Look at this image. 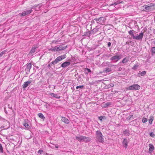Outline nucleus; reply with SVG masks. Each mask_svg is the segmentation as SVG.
Instances as JSON below:
<instances>
[{
    "label": "nucleus",
    "instance_id": "obj_1",
    "mask_svg": "<svg viewBox=\"0 0 155 155\" xmlns=\"http://www.w3.org/2000/svg\"><path fill=\"white\" fill-rule=\"evenodd\" d=\"M143 10L144 11L149 12L152 11L155 9V4L150 3L147 5H145L143 6Z\"/></svg>",
    "mask_w": 155,
    "mask_h": 155
},
{
    "label": "nucleus",
    "instance_id": "obj_2",
    "mask_svg": "<svg viewBox=\"0 0 155 155\" xmlns=\"http://www.w3.org/2000/svg\"><path fill=\"white\" fill-rule=\"evenodd\" d=\"M75 137L77 140L80 142H88L91 140V139L90 137L84 136H80L79 137L76 136Z\"/></svg>",
    "mask_w": 155,
    "mask_h": 155
},
{
    "label": "nucleus",
    "instance_id": "obj_3",
    "mask_svg": "<svg viewBox=\"0 0 155 155\" xmlns=\"http://www.w3.org/2000/svg\"><path fill=\"white\" fill-rule=\"evenodd\" d=\"M66 57V55L65 54L59 56L57 57L54 61L51 62L49 64L51 65H53L54 66L55 64H57L59 62L65 58Z\"/></svg>",
    "mask_w": 155,
    "mask_h": 155
},
{
    "label": "nucleus",
    "instance_id": "obj_4",
    "mask_svg": "<svg viewBox=\"0 0 155 155\" xmlns=\"http://www.w3.org/2000/svg\"><path fill=\"white\" fill-rule=\"evenodd\" d=\"M96 138L97 140L100 143H102L104 142L103 136L99 130H97L96 132Z\"/></svg>",
    "mask_w": 155,
    "mask_h": 155
},
{
    "label": "nucleus",
    "instance_id": "obj_5",
    "mask_svg": "<svg viewBox=\"0 0 155 155\" xmlns=\"http://www.w3.org/2000/svg\"><path fill=\"white\" fill-rule=\"evenodd\" d=\"M140 87L138 84H134L128 87V89L129 90H138L140 89Z\"/></svg>",
    "mask_w": 155,
    "mask_h": 155
},
{
    "label": "nucleus",
    "instance_id": "obj_6",
    "mask_svg": "<svg viewBox=\"0 0 155 155\" xmlns=\"http://www.w3.org/2000/svg\"><path fill=\"white\" fill-rule=\"evenodd\" d=\"M121 58L119 56L116 55L112 56L110 59L114 63L117 62Z\"/></svg>",
    "mask_w": 155,
    "mask_h": 155
},
{
    "label": "nucleus",
    "instance_id": "obj_7",
    "mask_svg": "<svg viewBox=\"0 0 155 155\" xmlns=\"http://www.w3.org/2000/svg\"><path fill=\"white\" fill-rule=\"evenodd\" d=\"M33 8V7H32L31 9L30 10H28L24 11L21 14V16H24L30 14L32 12V9Z\"/></svg>",
    "mask_w": 155,
    "mask_h": 155
},
{
    "label": "nucleus",
    "instance_id": "obj_8",
    "mask_svg": "<svg viewBox=\"0 0 155 155\" xmlns=\"http://www.w3.org/2000/svg\"><path fill=\"white\" fill-rule=\"evenodd\" d=\"M143 36V32H141L140 33L139 35L137 36H135L134 39H135L137 40H142Z\"/></svg>",
    "mask_w": 155,
    "mask_h": 155
},
{
    "label": "nucleus",
    "instance_id": "obj_9",
    "mask_svg": "<svg viewBox=\"0 0 155 155\" xmlns=\"http://www.w3.org/2000/svg\"><path fill=\"white\" fill-rule=\"evenodd\" d=\"M32 82V81L29 80L26 82H25L22 85V87L25 89L27 87L30 85V84Z\"/></svg>",
    "mask_w": 155,
    "mask_h": 155
},
{
    "label": "nucleus",
    "instance_id": "obj_10",
    "mask_svg": "<svg viewBox=\"0 0 155 155\" xmlns=\"http://www.w3.org/2000/svg\"><path fill=\"white\" fill-rule=\"evenodd\" d=\"M31 67V64L29 63L27 64L26 68L25 69L26 73L28 74L30 72V71Z\"/></svg>",
    "mask_w": 155,
    "mask_h": 155
},
{
    "label": "nucleus",
    "instance_id": "obj_11",
    "mask_svg": "<svg viewBox=\"0 0 155 155\" xmlns=\"http://www.w3.org/2000/svg\"><path fill=\"white\" fill-rule=\"evenodd\" d=\"M94 20L96 21L97 22H99L101 23H103L104 21L105 20V18L103 17H101L98 18H94Z\"/></svg>",
    "mask_w": 155,
    "mask_h": 155
},
{
    "label": "nucleus",
    "instance_id": "obj_12",
    "mask_svg": "<svg viewBox=\"0 0 155 155\" xmlns=\"http://www.w3.org/2000/svg\"><path fill=\"white\" fill-rule=\"evenodd\" d=\"M71 64V63L70 62L65 61L61 65V67L63 68H65V67H68Z\"/></svg>",
    "mask_w": 155,
    "mask_h": 155
},
{
    "label": "nucleus",
    "instance_id": "obj_13",
    "mask_svg": "<svg viewBox=\"0 0 155 155\" xmlns=\"http://www.w3.org/2000/svg\"><path fill=\"white\" fill-rule=\"evenodd\" d=\"M61 120L64 123L66 124H68L70 123L69 120L67 118L65 117H61Z\"/></svg>",
    "mask_w": 155,
    "mask_h": 155
},
{
    "label": "nucleus",
    "instance_id": "obj_14",
    "mask_svg": "<svg viewBox=\"0 0 155 155\" xmlns=\"http://www.w3.org/2000/svg\"><path fill=\"white\" fill-rule=\"evenodd\" d=\"M149 153H151L152 151L154 149V147L152 144H150L149 145Z\"/></svg>",
    "mask_w": 155,
    "mask_h": 155
},
{
    "label": "nucleus",
    "instance_id": "obj_15",
    "mask_svg": "<svg viewBox=\"0 0 155 155\" xmlns=\"http://www.w3.org/2000/svg\"><path fill=\"white\" fill-rule=\"evenodd\" d=\"M128 140L126 138H124L123 141V145L124 147L125 148H127V147L128 146Z\"/></svg>",
    "mask_w": 155,
    "mask_h": 155
},
{
    "label": "nucleus",
    "instance_id": "obj_16",
    "mask_svg": "<svg viewBox=\"0 0 155 155\" xmlns=\"http://www.w3.org/2000/svg\"><path fill=\"white\" fill-rule=\"evenodd\" d=\"M67 45H65L64 44L60 45L58 46L59 51H61L62 50L65 49L67 47Z\"/></svg>",
    "mask_w": 155,
    "mask_h": 155
},
{
    "label": "nucleus",
    "instance_id": "obj_17",
    "mask_svg": "<svg viewBox=\"0 0 155 155\" xmlns=\"http://www.w3.org/2000/svg\"><path fill=\"white\" fill-rule=\"evenodd\" d=\"M50 95L52 97L56 98L58 99H59L60 98V96H59L58 95L54 93H51L50 94Z\"/></svg>",
    "mask_w": 155,
    "mask_h": 155
},
{
    "label": "nucleus",
    "instance_id": "obj_18",
    "mask_svg": "<svg viewBox=\"0 0 155 155\" xmlns=\"http://www.w3.org/2000/svg\"><path fill=\"white\" fill-rule=\"evenodd\" d=\"M38 115L40 118L42 119L43 120H44L45 119V117L42 113H38Z\"/></svg>",
    "mask_w": 155,
    "mask_h": 155
},
{
    "label": "nucleus",
    "instance_id": "obj_19",
    "mask_svg": "<svg viewBox=\"0 0 155 155\" xmlns=\"http://www.w3.org/2000/svg\"><path fill=\"white\" fill-rule=\"evenodd\" d=\"M133 31H134V30H130L128 31V33L131 37H132L134 39L135 36H134Z\"/></svg>",
    "mask_w": 155,
    "mask_h": 155
},
{
    "label": "nucleus",
    "instance_id": "obj_20",
    "mask_svg": "<svg viewBox=\"0 0 155 155\" xmlns=\"http://www.w3.org/2000/svg\"><path fill=\"white\" fill-rule=\"evenodd\" d=\"M124 134L126 136H128L129 135V132L128 130H126L123 132Z\"/></svg>",
    "mask_w": 155,
    "mask_h": 155
},
{
    "label": "nucleus",
    "instance_id": "obj_21",
    "mask_svg": "<svg viewBox=\"0 0 155 155\" xmlns=\"http://www.w3.org/2000/svg\"><path fill=\"white\" fill-rule=\"evenodd\" d=\"M36 48L32 47L31 49L29 54L30 55L31 54L33 53L35 51Z\"/></svg>",
    "mask_w": 155,
    "mask_h": 155
},
{
    "label": "nucleus",
    "instance_id": "obj_22",
    "mask_svg": "<svg viewBox=\"0 0 155 155\" xmlns=\"http://www.w3.org/2000/svg\"><path fill=\"white\" fill-rule=\"evenodd\" d=\"M150 51L151 52L152 54H155V47H153L151 48Z\"/></svg>",
    "mask_w": 155,
    "mask_h": 155
},
{
    "label": "nucleus",
    "instance_id": "obj_23",
    "mask_svg": "<svg viewBox=\"0 0 155 155\" xmlns=\"http://www.w3.org/2000/svg\"><path fill=\"white\" fill-rule=\"evenodd\" d=\"M129 61L128 58H125L122 61V62L123 63H125Z\"/></svg>",
    "mask_w": 155,
    "mask_h": 155
},
{
    "label": "nucleus",
    "instance_id": "obj_24",
    "mask_svg": "<svg viewBox=\"0 0 155 155\" xmlns=\"http://www.w3.org/2000/svg\"><path fill=\"white\" fill-rule=\"evenodd\" d=\"M24 126L28 129H29L31 127L30 126H29V124L27 123H25L23 124Z\"/></svg>",
    "mask_w": 155,
    "mask_h": 155
},
{
    "label": "nucleus",
    "instance_id": "obj_25",
    "mask_svg": "<svg viewBox=\"0 0 155 155\" xmlns=\"http://www.w3.org/2000/svg\"><path fill=\"white\" fill-rule=\"evenodd\" d=\"M98 118L99 119V120L101 121H102L103 119H106L105 116H101L100 117H98Z\"/></svg>",
    "mask_w": 155,
    "mask_h": 155
},
{
    "label": "nucleus",
    "instance_id": "obj_26",
    "mask_svg": "<svg viewBox=\"0 0 155 155\" xmlns=\"http://www.w3.org/2000/svg\"><path fill=\"white\" fill-rule=\"evenodd\" d=\"M91 72V71L90 69L86 68L85 69V73L87 74H88V73Z\"/></svg>",
    "mask_w": 155,
    "mask_h": 155
},
{
    "label": "nucleus",
    "instance_id": "obj_27",
    "mask_svg": "<svg viewBox=\"0 0 155 155\" xmlns=\"http://www.w3.org/2000/svg\"><path fill=\"white\" fill-rule=\"evenodd\" d=\"M52 51H59L58 47H57V46L54 47L52 49Z\"/></svg>",
    "mask_w": 155,
    "mask_h": 155
},
{
    "label": "nucleus",
    "instance_id": "obj_28",
    "mask_svg": "<svg viewBox=\"0 0 155 155\" xmlns=\"http://www.w3.org/2000/svg\"><path fill=\"white\" fill-rule=\"evenodd\" d=\"M146 74V72L145 71H143L139 74H140L141 76H143Z\"/></svg>",
    "mask_w": 155,
    "mask_h": 155
},
{
    "label": "nucleus",
    "instance_id": "obj_29",
    "mask_svg": "<svg viewBox=\"0 0 155 155\" xmlns=\"http://www.w3.org/2000/svg\"><path fill=\"white\" fill-rule=\"evenodd\" d=\"M147 118H145L144 117H143L142 118V122L143 123H145L147 122Z\"/></svg>",
    "mask_w": 155,
    "mask_h": 155
},
{
    "label": "nucleus",
    "instance_id": "obj_30",
    "mask_svg": "<svg viewBox=\"0 0 155 155\" xmlns=\"http://www.w3.org/2000/svg\"><path fill=\"white\" fill-rule=\"evenodd\" d=\"M0 152L2 153L3 152V149L2 146L1 144L0 143Z\"/></svg>",
    "mask_w": 155,
    "mask_h": 155
},
{
    "label": "nucleus",
    "instance_id": "obj_31",
    "mask_svg": "<svg viewBox=\"0 0 155 155\" xmlns=\"http://www.w3.org/2000/svg\"><path fill=\"white\" fill-rule=\"evenodd\" d=\"M138 66L139 65H138L136 64L133 67L132 69L134 70H136L137 69Z\"/></svg>",
    "mask_w": 155,
    "mask_h": 155
},
{
    "label": "nucleus",
    "instance_id": "obj_32",
    "mask_svg": "<svg viewBox=\"0 0 155 155\" xmlns=\"http://www.w3.org/2000/svg\"><path fill=\"white\" fill-rule=\"evenodd\" d=\"M84 86L83 85H81L77 86L76 87V88L78 89V88L82 89L83 88Z\"/></svg>",
    "mask_w": 155,
    "mask_h": 155
},
{
    "label": "nucleus",
    "instance_id": "obj_33",
    "mask_svg": "<svg viewBox=\"0 0 155 155\" xmlns=\"http://www.w3.org/2000/svg\"><path fill=\"white\" fill-rule=\"evenodd\" d=\"M111 104V103L110 102H107L105 104V106L107 107Z\"/></svg>",
    "mask_w": 155,
    "mask_h": 155
},
{
    "label": "nucleus",
    "instance_id": "obj_34",
    "mask_svg": "<svg viewBox=\"0 0 155 155\" xmlns=\"http://www.w3.org/2000/svg\"><path fill=\"white\" fill-rule=\"evenodd\" d=\"M150 137H154L155 136V134L153 133V132H151L150 134Z\"/></svg>",
    "mask_w": 155,
    "mask_h": 155
},
{
    "label": "nucleus",
    "instance_id": "obj_35",
    "mask_svg": "<svg viewBox=\"0 0 155 155\" xmlns=\"http://www.w3.org/2000/svg\"><path fill=\"white\" fill-rule=\"evenodd\" d=\"M111 71V68H107L105 70V71L106 73L109 72Z\"/></svg>",
    "mask_w": 155,
    "mask_h": 155
},
{
    "label": "nucleus",
    "instance_id": "obj_36",
    "mask_svg": "<svg viewBox=\"0 0 155 155\" xmlns=\"http://www.w3.org/2000/svg\"><path fill=\"white\" fill-rule=\"evenodd\" d=\"M91 34V32L90 31H89V32H87V33L86 34V35H87L88 36V37H89Z\"/></svg>",
    "mask_w": 155,
    "mask_h": 155
},
{
    "label": "nucleus",
    "instance_id": "obj_37",
    "mask_svg": "<svg viewBox=\"0 0 155 155\" xmlns=\"http://www.w3.org/2000/svg\"><path fill=\"white\" fill-rule=\"evenodd\" d=\"M117 5V4H116V2H115L114 3L111 4V5H110V6H114L115 5Z\"/></svg>",
    "mask_w": 155,
    "mask_h": 155
},
{
    "label": "nucleus",
    "instance_id": "obj_38",
    "mask_svg": "<svg viewBox=\"0 0 155 155\" xmlns=\"http://www.w3.org/2000/svg\"><path fill=\"white\" fill-rule=\"evenodd\" d=\"M117 65H113V64H109L108 65V67H112L113 66H115V67Z\"/></svg>",
    "mask_w": 155,
    "mask_h": 155
},
{
    "label": "nucleus",
    "instance_id": "obj_39",
    "mask_svg": "<svg viewBox=\"0 0 155 155\" xmlns=\"http://www.w3.org/2000/svg\"><path fill=\"white\" fill-rule=\"evenodd\" d=\"M111 45V43L110 42H108L107 43V47H110Z\"/></svg>",
    "mask_w": 155,
    "mask_h": 155
},
{
    "label": "nucleus",
    "instance_id": "obj_40",
    "mask_svg": "<svg viewBox=\"0 0 155 155\" xmlns=\"http://www.w3.org/2000/svg\"><path fill=\"white\" fill-rule=\"evenodd\" d=\"M133 115H130L128 117L127 119H128V120H130L133 117Z\"/></svg>",
    "mask_w": 155,
    "mask_h": 155
},
{
    "label": "nucleus",
    "instance_id": "obj_41",
    "mask_svg": "<svg viewBox=\"0 0 155 155\" xmlns=\"http://www.w3.org/2000/svg\"><path fill=\"white\" fill-rule=\"evenodd\" d=\"M153 120V119H150L149 120V123L150 124H152V122Z\"/></svg>",
    "mask_w": 155,
    "mask_h": 155
},
{
    "label": "nucleus",
    "instance_id": "obj_42",
    "mask_svg": "<svg viewBox=\"0 0 155 155\" xmlns=\"http://www.w3.org/2000/svg\"><path fill=\"white\" fill-rule=\"evenodd\" d=\"M43 150H39L38 151V153H40L41 154V153L42 152Z\"/></svg>",
    "mask_w": 155,
    "mask_h": 155
},
{
    "label": "nucleus",
    "instance_id": "obj_43",
    "mask_svg": "<svg viewBox=\"0 0 155 155\" xmlns=\"http://www.w3.org/2000/svg\"><path fill=\"white\" fill-rule=\"evenodd\" d=\"M105 87L106 88H110V86H109V84L107 85H106L105 86Z\"/></svg>",
    "mask_w": 155,
    "mask_h": 155
},
{
    "label": "nucleus",
    "instance_id": "obj_44",
    "mask_svg": "<svg viewBox=\"0 0 155 155\" xmlns=\"http://www.w3.org/2000/svg\"><path fill=\"white\" fill-rule=\"evenodd\" d=\"M109 86H110V87H113L114 86V84H113L112 83L110 84H109Z\"/></svg>",
    "mask_w": 155,
    "mask_h": 155
},
{
    "label": "nucleus",
    "instance_id": "obj_45",
    "mask_svg": "<svg viewBox=\"0 0 155 155\" xmlns=\"http://www.w3.org/2000/svg\"><path fill=\"white\" fill-rule=\"evenodd\" d=\"M3 55V53L2 52H1L0 53V57H1L2 55Z\"/></svg>",
    "mask_w": 155,
    "mask_h": 155
},
{
    "label": "nucleus",
    "instance_id": "obj_46",
    "mask_svg": "<svg viewBox=\"0 0 155 155\" xmlns=\"http://www.w3.org/2000/svg\"><path fill=\"white\" fill-rule=\"evenodd\" d=\"M122 69V68H121V67H120L119 68H118V71H120Z\"/></svg>",
    "mask_w": 155,
    "mask_h": 155
},
{
    "label": "nucleus",
    "instance_id": "obj_47",
    "mask_svg": "<svg viewBox=\"0 0 155 155\" xmlns=\"http://www.w3.org/2000/svg\"><path fill=\"white\" fill-rule=\"evenodd\" d=\"M92 31H97V29L96 28H94L93 30Z\"/></svg>",
    "mask_w": 155,
    "mask_h": 155
},
{
    "label": "nucleus",
    "instance_id": "obj_48",
    "mask_svg": "<svg viewBox=\"0 0 155 155\" xmlns=\"http://www.w3.org/2000/svg\"><path fill=\"white\" fill-rule=\"evenodd\" d=\"M60 40H57L55 41V43H57V42H60Z\"/></svg>",
    "mask_w": 155,
    "mask_h": 155
},
{
    "label": "nucleus",
    "instance_id": "obj_49",
    "mask_svg": "<svg viewBox=\"0 0 155 155\" xmlns=\"http://www.w3.org/2000/svg\"><path fill=\"white\" fill-rule=\"evenodd\" d=\"M116 2V4H117V5L120 4V2L119 1H117Z\"/></svg>",
    "mask_w": 155,
    "mask_h": 155
},
{
    "label": "nucleus",
    "instance_id": "obj_50",
    "mask_svg": "<svg viewBox=\"0 0 155 155\" xmlns=\"http://www.w3.org/2000/svg\"><path fill=\"white\" fill-rule=\"evenodd\" d=\"M8 108H10V109H12V107H10V105H9V104L8 105Z\"/></svg>",
    "mask_w": 155,
    "mask_h": 155
},
{
    "label": "nucleus",
    "instance_id": "obj_51",
    "mask_svg": "<svg viewBox=\"0 0 155 155\" xmlns=\"http://www.w3.org/2000/svg\"><path fill=\"white\" fill-rule=\"evenodd\" d=\"M94 19H93V20H92V21H91V23H94Z\"/></svg>",
    "mask_w": 155,
    "mask_h": 155
},
{
    "label": "nucleus",
    "instance_id": "obj_52",
    "mask_svg": "<svg viewBox=\"0 0 155 155\" xmlns=\"http://www.w3.org/2000/svg\"><path fill=\"white\" fill-rule=\"evenodd\" d=\"M55 147L57 149L58 148V145H57L56 146L55 145Z\"/></svg>",
    "mask_w": 155,
    "mask_h": 155
},
{
    "label": "nucleus",
    "instance_id": "obj_53",
    "mask_svg": "<svg viewBox=\"0 0 155 155\" xmlns=\"http://www.w3.org/2000/svg\"><path fill=\"white\" fill-rule=\"evenodd\" d=\"M48 67L49 68H51V65L49 64L48 65Z\"/></svg>",
    "mask_w": 155,
    "mask_h": 155
},
{
    "label": "nucleus",
    "instance_id": "obj_54",
    "mask_svg": "<svg viewBox=\"0 0 155 155\" xmlns=\"http://www.w3.org/2000/svg\"><path fill=\"white\" fill-rule=\"evenodd\" d=\"M71 89L72 90H74V87H71Z\"/></svg>",
    "mask_w": 155,
    "mask_h": 155
},
{
    "label": "nucleus",
    "instance_id": "obj_55",
    "mask_svg": "<svg viewBox=\"0 0 155 155\" xmlns=\"http://www.w3.org/2000/svg\"><path fill=\"white\" fill-rule=\"evenodd\" d=\"M5 108H4V109L5 110V112L6 113H7V111L5 110Z\"/></svg>",
    "mask_w": 155,
    "mask_h": 155
},
{
    "label": "nucleus",
    "instance_id": "obj_56",
    "mask_svg": "<svg viewBox=\"0 0 155 155\" xmlns=\"http://www.w3.org/2000/svg\"><path fill=\"white\" fill-rule=\"evenodd\" d=\"M2 52L3 53V54H5V51H2Z\"/></svg>",
    "mask_w": 155,
    "mask_h": 155
},
{
    "label": "nucleus",
    "instance_id": "obj_57",
    "mask_svg": "<svg viewBox=\"0 0 155 155\" xmlns=\"http://www.w3.org/2000/svg\"><path fill=\"white\" fill-rule=\"evenodd\" d=\"M124 3V2L123 1L120 2V3Z\"/></svg>",
    "mask_w": 155,
    "mask_h": 155
},
{
    "label": "nucleus",
    "instance_id": "obj_58",
    "mask_svg": "<svg viewBox=\"0 0 155 155\" xmlns=\"http://www.w3.org/2000/svg\"><path fill=\"white\" fill-rule=\"evenodd\" d=\"M153 43L154 45H155V40L153 41Z\"/></svg>",
    "mask_w": 155,
    "mask_h": 155
},
{
    "label": "nucleus",
    "instance_id": "obj_59",
    "mask_svg": "<svg viewBox=\"0 0 155 155\" xmlns=\"http://www.w3.org/2000/svg\"><path fill=\"white\" fill-rule=\"evenodd\" d=\"M55 41H52V42L53 43H55Z\"/></svg>",
    "mask_w": 155,
    "mask_h": 155
},
{
    "label": "nucleus",
    "instance_id": "obj_60",
    "mask_svg": "<svg viewBox=\"0 0 155 155\" xmlns=\"http://www.w3.org/2000/svg\"><path fill=\"white\" fill-rule=\"evenodd\" d=\"M76 75H77V74H76L75 75V76H76Z\"/></svg>",
    "mask_w": 155,
    "mask_h": 155
},
{
    "label": "nucleus",
    "instance_id": "obj_61",
    "mask_svg": "<svg viewBox=\"0 0 155 155\" xmlns=\"http://www.w3.org/2000/svg\"><path fill=\"white\" fill-rule=\"evenodd\" d=\"M76 75H77V74H76L75 75V76H76Z\"/></svg>",
    "mask_w": 155,
    "mask_h": 155
},
{
    "label": "nucleus",
    "instance_id": "obj_62",
    "mask_svg": "<svg viewBox=\"0 0 155 155\" xmlns=\"http://www.w3.org/2000/svg\"><path fill=\"white\" fill-rule=\"evenodd\" d=\"M153 0H151V2Z\"/></svg>",
    "mask_w": 155,
    "mask_h": 155
}]
</instances>
